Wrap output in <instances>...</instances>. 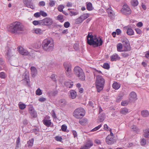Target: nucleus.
Returning <instances> with one entry per match:
<instances>
[{
  "label": "nucleus",
  "mask_w": 149,
  "mask_h": 149,
  "mask_svg": "<svg viewBox=\"0 0 149 149\" xmlns=\"http://www.w3.org/2000/svg\"><path fill=\"white\" fill-rule=\"evenodd\" d=\"M87 43L90 45L94 47H97L102 45L103 41L101 38L97 37L96 36L90 35L88 33L87 36Z\"/></svg>",
  "instance_id": "f257e3e1"
},
{
  "label": "nucleus",
  "mask_w": 149,
  "mask_h": 149,
  "mask_svg": "<svg viewBox=\"0 0 149 149\" xmlns=\"http://www.w3.org/2000/svg\"><path fill=\"white\" fill-rule=\"evenodd\" d=\"M9 29L10 32L15 34H20L24 30V26L19 22H15L10 25Z\"/></svg>",
  "instance_id": "f03ea898"
},
{
  "label": "nucleus",
  "mask_w": 149,
  "mask_h": 149,
  "mask_svg": "<svg viewBox=\"0 0 149 149\" xmlns=\"http://www.w3.org/2000/svg\"><path fill=\"white\" fill-rule=\"evenodd\" d=\"M43 49L46 51L53 50L54 46V42L52 38H46L44 40L42 43Z\"/></svg>",
  "instance_id": "7ed1b4c3"
},
{
  "label": "nucleus",
  "mask_w": 149,
  "mask_h": 149,
  "mask_svg": "<svg viewBox=\"0 0 149 149\" xmlns=\"http://www.w3.org/2000/svg\"><path fill=\"white\" fill-rule=\"evenodd\" d=\"M104 83L105 79L102 76H97L95 84L98 92H100L103 89Z\"/></svg>",
  "instance_id": "20e7f679"
},
{
  "label": "nucleus",
  "mask_w": 149,
  "mask_h": 149,
  "mask_svg": "<svg viewBox=\"0 0 149 149\" xmlns=\"http://www.w3.org/2000/svg\"><path fill=\"white\" fill-rule=\"evenodd\" d=\"M74 73L76 76L81 81L85 79V76L82 69L79 66L75 67L74 69Z\"/></svg>",
  "instance_id": "39448f33"
},
{
  "label": "nucleus",
  "mask_w": 149,
  "mask_h": 149,
  "mask_svg": "<svg viewBox=\"0 0 149 149\" xmlns=\"http://www.w3.org/2000/svg\"><path fill=\"white\" fill-rule=\"evenodd\" d=\"M85 114V111L82 108L76 109L73 113V116L77 118H79L81 117L84 116Z\"/></svg>",
  "instance_id": "423d86ee"
},
{
  "label": "nucleus",
  "mask_w": 149,
  "mask_h": 149,
  "mask_svg": "<svg viewBox=\"0 0 149 149\" xmlns=\"http://www.w3.org/2000/svg\"><path fill=\"white\" fill-rule=\"evenodd\" d=\"M53 23L52 19L50 18L46 17L42 20H41V25L45 26H49L51 25Z\"/></svg>",
  "instance_id": "0eeeda50"
},
{
  "label": "nucleus",
  "mask_w": 149,
  "mask_h": 149,
  "mask_svg": "<svg viewBox=\"0 0 149 149\" xmlns=\"http://www.w3.org/2000/svg\"><path fill=\"white\" fill-rule=\"evenodd\" d=\"M122 13L124 15H128L131 13L130 8L127 5H124L121 10Z\"/></svg>",
  "instance_id": "6e6552de"
},
{
  "label": "nucleus",
  "mask_w": 149,
  "mask_h": 149,
  "mask_svg": "<svg viewBox=\"0 0 149 149\" xmlns=\"http://www.w3.org/2000/svg\"><path fill=\"white\" fill-rule=\"evenodd\" d=\"M93 145V143L91 141H88L85 145L81 146V149H88Z\"/></svg>",
  "instance_id": "1a4fd4ad"
},
{
  "label": "nucleus",
  "mask_w": 149,
  "mask_h": 149,
  "mask_svg": "<svg viewBox=\"0 0 149 149\" xmlns=\"http://www.w3.org/2000/svg\"><path fill=\"white\" fill-rule=\"evenodd\" d=\"M49 116H46L42 121L43 124L47 127H49L51 124V120Z\"/></svg>",
  "instance_id": "9d476101"
},
{
  "label": "nucleus",
  "mask_w": 149,
  "mask_h": 149,
  "mask_svg": "<svg viewBox=\"0 0 149 149\" xmlns=\"http://www.w3.org/2000/svg\"><path fill=\"white\" fill-rule=\"evenodd\" d=\"M22 80H25L26 81V83H29V72L25 71L22 75Z\"/></svg>",
  "instance_id": "9b49d317"
},
{
  "label": "nucleus",
  "mask_w": 149,
  "mask_h": 149,
  "mask_svg": "<svg viewBox=\"0 0 149 149\" xmlns=\"http://www.w3.org/2000/svg\"><path fill=\"white\" fill-rule=\"evenodd\" d=\"M23 2L24 4L27 7L33 9L34 8V7L33 5V3L32 2V0H23Z\"/></svg>",
  "instance_id": "f8f14e48"
},
{
  "label": "nucleus",
  "mask_w": 149,
  "mask_h": 149,
  "mask_svg": "<svg viewBox=\"0 0 149 149\" xmlns=\"http://www.w3.org/2000/svg\"><path fill=\"white\" fill-rule=\"evenodd\" d=\"M29 112L31 116L33 117H36L37 116V113L36 111L34 110L33 107L31 106L29 108Z\"/></svg>",
  "instance_id": "ddd939ff"
},
{
  "label": "nucleus",
  "mask_w": 149,
  "mask_h": 149,
  "mask_svg": "<svg viewBox=\"0 0 149 149\" xmlns=\"http://www.w3.org/2000/svg\"><path fill=\"white\" fill-rule=\"evenodd\" d=\"M19 53L23 55H27L29 54V52L22 47H19L18 48Z\"/></svg>",
  "instance_id": "4468645a"
},
{
  "label": "nucleus",
  "mask_w": 149,
  "mask_h": 149,
  "mask_svg": "<svg viewBox=\"0 0 149 149\" xmlns=\"http://www.w3.org/2000/svg\"><path fill=\"white\" fill-rule=\"evenodd\" d=\"M106 141L107 144L111 145L114 142V139L113 137H111V136H108L106 138Z\"/></svg>",
  "instance_id": "2eb2a0df"
},
{
  "label": "nucleus",
  "mask_w": 149,
  "mask_h": 149,
  "mask_svg": "<svg viewBox=\"0 0 149 149\" xmlns=\"http://www.w3.org/2000/svg\"><path fill=\"white\" fill-rule=\"evenodd\" d=\"M136 94L134 92H132L129 95V100H130L132 101L137 100Z\"/></svg>",
  "instance_id": "dca6fc26"
},
{
  "label": "nucleus",
  "mask_w": 149,
  "mask_h": 149,
  "mask_svg": "<svg viewBox=\"0 0 149 149\" xmlns=\"http://www.w3.org/2000/svg\"><path fill=\"white\" fill-rule=\"evenodd\" d=\"M107 11L109 17L111 19L113 18L115 15L114 12L111 9V8H108Z\"/></svg>",
  "instance_id": "f3484780"
},
{
  "label": "nucleus",
  "mask_w": 149,
  "mask_h": 149,
  "mask_svg": "<svg viewBox=\"0 0 149 149\" xmlns=\"http://www.w3.org/2000/svg\"><path fill=\"white\" fill-rule=\"evenodd\" d=\"M32 76L35 77L37 74V70L36 68L33 66H32L30 68Z\"/></svg>",
  "instance_id": "a211bd4d"
},
{
  "label": "nucleus",
  "mask_w": 149,
  "mask_h": 149,
  "mask_svg": "<svg viewBox=\"0 0 149 149\" xmlns=\"http://www.w3.org/2000/svg\"><path fill=\"white\" fill-rule=\"evenodd\" d=\"M110 58L111 61H116L117 60H119L120 59V57L116 54H113L112 56H111Z\"/></svg>",
  "instance_id": "6ab92c4d"
},
{
  "label": "nucleus",
  "mask_w": 149,
  "mask_h": 149,
  "mask_svg": "<svg viewBox=\"0 0 149 149\" xmlns=\"http://www.w3.org/2000/svg\"><path fill=\"white\" fill-rule=\"evenodd\" d=\"M141 115L143 117H147L149 116V111L147 110H142L141 112Z\"/></svg>",
  "instance_id": "aec40b11"
},
{
  "label": "nucleus",
  "mask_w": 149,
  "mask_h": 149,
  "mask_svg": "<svg viewBox=\"0 0 149 149\" xmlns=\"http://www.w3.org/2000/svg\"><path fill=\"white\" fill-rule=\"evenodd\" d=\"M63 66L66 70H71V65L69 63H63Z\"/></svg>",
  "instance_id": "412c9836"
},
{
  "label": "nucleus",
  "mask_w": 149,
  "mask_h": 149,
  "mask_svg": "<svg viewBox=\"0 0 149 149\" xmlns=\"http://www.w3.org/2000/svg\"><path fill=\"white\" fill-rule=\"evenodd\" d=\"M65 84L67 88H71L72 86L73 82L71 80H68L65 82Z\"/></svg>",
  "instance_id": "4be33fe9"
},
{
  "label": "nucleus",
  "mask_w": 149,
  "mask_h": 149,
  "mask_svg": "<svg viewBox=\"0 0 149 149\" xmlns=\"http://www.w3.org/2000/svg\"><path fill=\"white\" fill-rule=\"evenodd\" d=\"M67 102L64 99H61L58 102L59 105L61 107H64L66 104Z\"/></svg>",
  "instance_id": "5701e85b"
},
{
  "label": "nucleus",
  "mask_w": 149,
  "mask_h": 149,
  "mask_svg": "<svg viewBox=\"0 0 149 149\" xmlns=\"http://www.w3.org/2000/svg\"><path fill=\"white\" fill-rule=\"evenodd\" d=\"M105 118V113H103L99 114L98 117V120L99 122H103Z\"/></svg>",
  "instance_id": "b1692460"
},
{
  "label": "nucleus",
  "mask_w": 149,
  "mask_h": 149,
  "mask_svg": "<svg viewBox=\"0 0 149 149\" xmlns=\"http://www.w3.org/2000/svg\"><path fill=\"white\" fill-rule=\"evenodd\" d=\"M70 97L72 99L75 98L77 96V93L74 90H72L70 91Z\"/></svg>",
  "instance_id": "393cba45"
},
{
  "label": "nucleus",
  "mask_w": 149,
  "mask_h": 149,
  "mask_svg": "<svg viewBox=\"0 0 149 149\" xmlns=\"http://www.w3.org/2000/svg\"><path fill=\"white\" fill-rule=\"evenodd\" d=\"M129 112L128 109L125 107L122 108L120 111V113L123 115H126L129 113Z\"/></svg>",
  "instance_id": "a878e982"
},
{
  "label": "nucleus",
  "mask_w": 149,
  "mask_h": 149,
  "mask_svg": "<svg viewBox=\"0 0 149 149\" xmlns=\"http://www.w3.org/2000/svg\"><path fill=\"white\" fill-rule=\"evenodd\" d=\"M14 51L13 49L11 50V49H9L8 50V52L7 54L6 55V57L9 59L12 56L13 54V51Z\"/></svg>",
  "instance_id": "bb28decb"
},
{
  "label": "nucleus",
  "mask_w": 149,
  "mask_h": 149,
  "mask_svg": "<svg viewBox=\"0 0 149 149\" xmlns=\"http://www.w3.org/2000/svg\"><path fill=\"white\" fill-rule=\"evenodd\" d=\"M143 135L146 138H149V128L144 130Z\"/></svg>",
  "instance_id": "cd10ccee"
},
{
  "label": "nucleus",
  "mask_w": 149,
  "mask_h": 149,
  "mask_svg": "<svg viewBox=\"0 0 149 149\" xmlns=\"http://www.w3.org/2000/svg\"><path fill=\"white\" fill-rule=\"evenodd\" d=\"M112 86L113 88L116 89H118L120 87V84L117 83L116 82H115L113 83Z\"/></svg>",
  "instance_id": "c85d7f7f"
},
{
  "label": "nucleus",
  "mask_w": 149,
  "mask_h": 149,
  "mask_svg": "<svg viewBox=\"0 0 149 149\" xmlns=\"http://www.w3.org/2000/svg\"><path fill=\"white\" fill-rule=\"evenodd\" d=\"M80 17L82 20L83 21L85 19L89 17V14L84 13L83 15H81Z\"/></svg>",
  "instance_id": "c756f323"
},
{
  "label": "nucleus",
  "mask_w": 149,
  "mask_h": 149,
  "mask_svg": "<svg viewBox=\"0 0 149 149\" xmlns=\"http://www.w3.org/2000/svg\"><path fill=\"white\" fill-rule=\"evenodd\" d=\"M126 33L128 35L130 36L133 35L134 33L133 30L131 28H128L127 29Z\"/></svg>",
  "instance_id": "7c9ffc66"
},
{
  "label": "nucleus",
  "mask_w": 149,
  "mask_h": 149,
  "mask_svg": "<svg viewBox=\"0 0 149 149\" xmlns=\"http://www.w3.org/2000/svg\"><path fill=\"white\" fill-rule=\"evenodd\" d=\"M10 62L11 65L13 66H17L18 65L17 61L16 59L14 60H11Z\"/></svg>",
  "instance_id": "2f4dec72"
},
{
  "label": "nucleus",
  "mask_w": 149,
  "mask_h": 149,
  "mask_svg": "<svg viewBox=\"0 0 149 149\" xmlns=\"http://www.w3.org/2000/svg\"><path fill=\"white\" fill-rule=\"evenodd\" d=\"M65 73L67 76L69 77H71L72 75L71 70H66Z\"/></svg>",
  "instance_id": "473e14b6"
},
{
  "label": "nucleus",
  "mask_w": 149,
  "mask_h": 149,
  "mask_svg": "<svg viewBox=\"0 0 149 149\" xmlns=\"http://www.w3.org/2000/svg\"><path fill=\"white\" fill-rule=\"evenodd\" d=\"M87 122V120L86 118H84L80 120L79 123L82 125H85Z\"/></svg>",
  "instance_id": "72a5a7b5"
},
{
  "label": "nucleus",
  "mask_w": 149,
  "mask_h": 149,
  "mask_svg": "<svg viewBox=\"0 0 149 149\" xmlns=\"http://www.w3.org/2000/svg\"><path fill=\"white\" fill-rule=\"evenodd\" d=\"M123 46L122 44L119 43L117 45V49L118 51L120 52L122 51L121 50Z\"/></svg>",
  "instance_id": "f704fd0d"
},
{
  "label": "nucleus",
  "mask_w": 149,
  "mask_h": 149,
  "mask_svg": "<svg viewBox=\"0 0 149 149\" xmlns=\"http://www.w3.org/2000/svg\"><path fill=\"white\" fill-rule=\"evenodd\" d=\"M33 31L37 34H41L42 33V30L39 28L34 29Z\"/></svg>",
  "instance_id": "c9c22d12"
},
{
  "label": "nucleus",
  "mask_w": 149,
  "mask_h": 149,
  "mask_svg": "<svg viewBox=\"0 0 149 149\" xmlns=\"http://www.w3.org/2000/svg\"><path fill=\"white\" fill-rule=\"evenodd\" d=\"M131 3L132 6L135 7L138 5V2L137 0H132L131 1Z\"/></svg>",
  "instance_id": "e433bc0d"
},
{
  "label": "nucleus",
  "mask_w": 149,
  "mask_h": 149,
  "mask_svg": "<svg viewBox=\"0 0 149 149\" xmlns=\"http://www.w3.org/2000/svg\"><path fill=\"white\" fill-rule=\"evenodd\" d=\"M83 22L80 17H79L75 19V23L76 24H78L81 23Z\"/></svg>",
  "instance_id": "4c0bfd02"
},
{
  "label": "nucleus",
  "mask_w": 149,
  "mask_h": 149,
  "mask_svg": "<svg viewBox=\"0 0 149 149\" xmlns=\"http://www.w3.org/2000/svg\"><path fill=\"white\" fill-rule=\"evenodd\" d=\"M34 139H30L27 142V144L28 147H31L33 145Z\"/></svg>",
  "instance_id": "58836bf2"
},
{
  "label": "nucleus",
  "mask_w": 149,
  "mask_h": 149,
  "mask_svg": "<svg viewBox=\"0 0 149 149\" xmlns=\"http://www.w3.org/2000/svg\"><path fill=\"white\" fill-rule=\"evenodd\" d=\"M86 8L88 10H91L93 9L92 4L91 3H89L87 4Z\"/></svg>",
  "instance_id": "ea45409f"
},
{
  "label": "nucleus",
  "mask_w": 149,
  "mask_h": 149,
  "mask_svg": "<svg viewBox=\"0 0 149 149\" xmlns=\"http://www.w3.org/2000/svg\"><path fill=\"white\" fill-rule=\"evenodd\" d=\"M124 47L125 48V51H129L130 50V43L128 44V45H124Z\"/></svg>",
  "instance_id": "a19ab883"
},
{
  "label": "nucleus",
  "mask_w": 149,
  "mask_h": 149,
  "mask_svg": "<svg viewBox=\"0 0 149 149\" xmlns=\"http://www.w3.org/2000/svg\"><path fill=\"white\" fill-rule=\"evenodd\" d=\"M146 143V140L144 138L141 139L140 141L141 145L143 146H144Z\"/></svg>",
  "instance_id": "79ce46f5"
},
{
  "label": "nucleus",
  "mask_w": 149,
  "mask_h": 149,
  "mask_svg": "<svg viewBox=\"0 0 149 149\" xmlns=\"http://www.w3.org/2000/svg\"><path fill=\"white\" fill-rule=\"evenodd\" d=\"M18 106L20 109H23L26 107V105L23 103H19Z\"/></svg>",
  "instance_id": "37998d69"
},
{
  "label": "nucleus",
  "mask_w": 149,
  "mask_h": 149,
  "mask_svg": "<svg viewBox=\"0 0 149 149\" xmlns=\"http://www.w3.org/2000/svg\"><path fill=\"white\" fill-rule=\"evenodd\" d=\"M6 76L7 75L4 72H2L0 73V78L4 79Z\"/></svg>",
  "instance_id": "c03bdc74"
},
{
  "label": "nucleus",
  "mask_w": 149,
  "mask_h": 149,
  "mask_svg": "<svg viewBox=\"0 0 149 149\" xmlns=\"http://www.w3.org/2000/svg\"><path fill=\"white\" fill-rule=\"evenodd\" d=\"M41 20H40L39 21L34 20L33 22V23L35 25H36L38 24L41 25Z\"/></svg>",
  "instance_id": "a18cd8bd"
},
{
  "label": "nucleus",
  "mask_w": 149,
  "mask_h": 149,
  "mask_svg": "<svg viewBox=\"0 0 149 149\" xmlns=\"http://www.w3.org/2000/svg\"><path fill=\"white\" fill-rule=\"evenodd\" d=\"M57 20H59L60 22H62L63 21V16L61 15H59L57 17Z\"/></svg>",
  "instance_id": "49530a36"
},
{
  "label": "nucleus",
  "mask_w": 149,
  "mask_h": 149,
  "mask_svg": "<svg viewBox=\"0 0 149 149\" xmlns=\"http://www.w3.org/2000/svg\"><path fill=\"white\" fill-rule=\"evenodd\" d=\"M55 140L61 142L62 139L61 136H56L55 137Z\"/></svg>",
  "instance_id": "de8ad7c7"
},
{
  "label": "nucleus",
  "mask_w": 149,
  "mask_h": 149,
  "mask_svg": "<svg viewBox=\"0 0 149 149\" xmlns=\"http://www.w3.org/2000/svg\"><path fill=\"white\" fill-rule=\"evenodd\" d=\"M102 126V125L100 124L98 126L96 127L92 130H91V132H94L97 130H99Z\"/></svg>",
  "instance_id": "09e8293b"
},
{
  "label": "nucleus",
  "mask_w": 149,
  "mask_h": 149,
  "mask_svg": "<svg viewBox=\"0 0 149 149\" xmlns=\"http://www.w3.org/2000/svg\"><path fill=\"white\" fill-rule=\"evenodd\" d=\"M121 55L124 58H127L129 56V54L127 52H124L121 53Z\"/></svg>",
  "instance_id": "8fccbe9b"
},
{
  "label": "nucleus",
  "mask_w": 149,
  "mask_h": 149,
  "mask_svg": "<svg viewBox=\"0 0 149 149\" xmlns=\"http://www.w3.org/2000/svg\"><path fill=\"white\" fill-rule=\"evenodd\" d=\"M36 94L37 95H40L42 94L41 90L39 88H38L36 91Z\"/></svg>",
  "instance_id": "3c124183"
},
{
  "label": "nucleus",
  "mask_w": 149,
  "mask_h": 149,
  "mask_svg": "<svg viewBox=\"0 0 149 149\" xmlns=\"http://www.w3.org/2000/svg\"><path fill=\"white\" fill-rule=\"evenodd\" d=\"M131 128L134 131H135L136 132H139V129L135 125H133V126H132L131 127Z\"/></svg>",
  "instance_id": "603ef678"
},
{
  "label": "nucleus",
  "mask_w": 149,
  "mask_h": 149,
  "mask_svg": "<svg viewBox=\"0 0 149 149\" xmlns=\"http://www.w3.org/2000/svg\"><path fill=\"white\" fill-rule=\"evenodd\" d=\"M64 8V7L63 5H61L58 7V9L60 12H63V9Z\"/></svg>",
  "instance_id": "864d4df0"
},
{
  "label": "nucleus",
  "mask_w": 149,
  "mask_h": 149,
  "mask_svg": "<svg viewBox=\"0 0 149 149\" xmlns=\"http://www.w3.org/2000/svg\"><path fill=\"white\" fill-rule=\"evenodd\" d=\"M40 15H41L43 17H46L47 16V14L43 11L41 10L40 11Z\"/></svg>",
  "instance_id": "5fc2aeb1"
},
{
  "label": "nucleus",
  "mask_w": 149,
  "mask_h": 149,
  "mask_svg": "<svg viewBox=\"0 0 149 149\" xmlns=\"http://www.w3.org/2000/svg\"><path fill=\"white\" fill-rule=\"evenodd\" d=\"M56 76L54 74H53L51 75L50 78L51 79L54 81H56Z\"/></svg>",
  "instance_id": "6e6d98bb"
},
{
  "label": "nucleus",
  "mask_w": 149,
  "mask_h": 149,
  "mask_svg": "<svg viewBox=\"0 0 149 149\" xmlns=\"http://www.w3.org/2000/svg\"><path fill=\"white\" fill-rule=\"evenodd\" d=\"M103 67L106 69H108L109 68V65L107 63H104L103 65Z\"/></svg>",
  "instance_id": "4d7b16f0"
},
{
  "label": "nucleus",
  "mask_w": 149,
  "mask_h": 149,
  "mask_svg": "<svg viewBox=\"0 0 149 149\" xmlns=\"http://www.w3.org/2000/svg\"><path fill=\"white\" fill-rule=\"evenodd\" d=\"M70 25V23L68 22H65L64 24V27L66 28H68L69 27Z\"/></svg>",
  "instance_id": "13d9d810"
},
{
  "label": "nucleus",
  "mask_w": 149,
  "mask_h": 149,
  "mask_svg": "<svg viewBox=\"0 0 149 149\" xmlns=\"http://www.w3.org/2000/svg\"><path fill=\"white\" fill-rule=\"evenodd\" d=\"M74 49L76 50H79V48L78 44L76 43L74 45Z\"/></svg>",
  "instance_id": "bf43d9fd"
},
{
  "label": "nucleus",
  "mask_w": 149,
  "mask_h": 149,
  "mask_svg": "<svg viewBox=\"0 0 149 149\" xmlns=\"http://www.w3.org/2000/svg\"><path fill=\"white\" fill-rule=\"evenodd\" d=\"M67 128V126L65 125H62L61 126V130L63 131H65L66 130Z\"/></svg>",
  "instance_id": "052dcab7"
},
{
  "label": "nucleus",
  "mask_w": 149,
  "mask_h": 149,
  "mask_svg": "<svg viewBox=\"0 0 149 149\" xmlns=\"http://www.w3.org/2000/svg\"><path fill=\"white\" fill-rule=\"evenodd\" d=\"M128 102L126 101H124L121 102V105L124 106H126L128 104Z\"/></svg>",
  "instance_id": "680f3d73"
},
{
  "label": "nucleus",
  "mask_w": 149,
  "mask_h": 149,
  "mask_svg": "<svg viewBox=\"0 0 149 149\" xmlns=\"http://www.w3.org/2000/svg\"><path fill=\"white\" fill-rule=\"evenodd\" d=\"M55 4V2L54 1L51 0L49 3V5L51 7L53 6Z\"/></svg>",
  "instance_id": "e2e57ef3"
},
{
  "label": "nucleus",
  "mask_w": 149,
  "mask_h": 149,
  "mask_svg": "<svg viewBox=\"0 0 149 149\" xmlns=\"http://www.w3.org/2000/svg\"><path fill=\"white\" fill-rule=\"evenodd\" d=\"M34 16L36 17H38L40 16V12H37L35 13L34 14Z\"/></svg>",
  "instance_id": "0e129e2a"
},
{
  "label": "nucleus",
  "mask_w": 149,
  "mask_h": 149,
  "mask_svg": "<svg viewBox=\"0 0 149 149\" xmlns=\"http://www.w3.org/2000/svg\"><path fill=\"white\" fill-rule=\"evenodd\" d=\"M70 13H71V14L70 15V16H71L72 15H76L78 14V12H74L71 11Z\"/></svg>",
  "instance_id": "69168bd1"
},
{
  "label": "nucleus",
  "mask_w": 149,
  "mask_h": 149,
  "mask_svg": "<svg viewBox=\"0 0 149 149\" xmlns=\"http://www.w3.org/2000/svg\"><path fill=\"white\" fill-rule=\"evenodd\" d=\"M123 42L124 45H128V44H129V41L127 39H126L123 41Z\"/></svg>",
  "instance_id": "338daca9"
},
{
  "label": "nucleus",
  "mask_w": 149,
  "mask_h": 149,
  "mask_svg": "<svg viewBox=\"0 0 149 149\" xmlns=\"http://www.w3.org/2000/svg\"><path fill=\"white\" fill-rule=\"evenodd\" d=\"M45 3L44 1H41L39 3V5L40 6H44L45 5Z\"/></svg>",
  "instance_id": "774afa93"
}]
</instances>
